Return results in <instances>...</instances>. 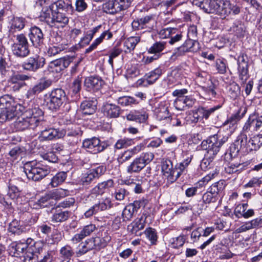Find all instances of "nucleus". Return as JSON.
<instances>
[{"instance_id": "3", "label": "nucleus", "mask_w": 262, "mask_h": 262, "mask_svg": "<svg viewBox=\"0 0 262 262\" xmlns=\"http://www.w3.org/2000/svg\"><path fill=\"white\" fill-rule=\"evenodd\" d=\"M228 138V134L224 135L223 132H217L206 140L203 141L202 146L206 151L205 155L214 158L219 151L221 146L227 141Z\"/></svg>"}, {"instance_id": "20", "label": "nucleus", "mask_w": 262, "mask_h": 262, "mask_svg": "<svg viewBox=\"0 0 262 262\" xmlns=\"http://www.w3.org/2000/svg\"><path fill=\"white\" fill-rule=\"evenodd\" d=\"M162 171L163 175L167 178L168 181L170 183L174 182L172 181L174 177V168L173 167L172 162L170 160L165 159L162 162Z\"/></svg>"}, {"instance_id": "57", "label": "nucleus", "mask_w": 262, "mask_h": 262, "mask_svg": "<svg viewBox=\"0 0 262 262\" xmlns=\"http://www.w3.org/2000/svg\"><path fill=\"white\" fill-rule=\"evenodd\" d=\"M146 237L150 241L152 244H155L157 240V235L156 230L152 228H148L144 231Z\"/></svg>"}, {"instance_id": "62", "label": "nucleus", "mask_w": 262, "mask_h": 262, "mask_svg": "<svg viewBox=\"0 0 262 262\" xmlns=\"http://www.w3.org/2000/svg\"><path fill=\"white\" fill-rule=\"evenodd\" d=\"M54 200H58L66 196V190L61 188L50 191Z\"/></svg>"}, {"instance_id": "31", "label": "nucleus", "mask_w": 262, "mask_h": 262, "mask_svg": "<svg viewBox=\"0 0 262 262\" xmlns=\"http://www.w3.org/2000/svg\"><path fill=\"white\" fill-rule=\"evenodd\" d=\"M112 33L108 30L104 31L101 34L100 37L96 39L93 43L88 49H86L85 53H89L92 52L93 50L95 49L100 43L102 42L103 40L105 39L106 37L107 39H109L112 38Z\"/></svg>"}, {"instance_id": "15", "label": "nucleus", "mask_w": 262, "mask_h": 262, "mask_svg": "<svg viewBox=\"0 0 262 262\" xmlns=\"http://www.w3.org/2000/svg\"><path fill=\"white\" fill-rule=\"evenodd\" d=\"M29 37L33 45L36 47L43 43V33L41 29L37 27L34 26L30 28Z\"/></svg>"}, {"instance_id": "38", "label": "nucleus", "mask_w": 262, "mask_h": 262, "mask_svg": "<svg viewBox=\"0 0 262 262\" xmlns=\"http://www.w3.org/2000/svg\"><path fill=\"white\" fill-rule=\"evenodd\" d=\"M226 186L225 181L223 180H221L213 183L208 189L210 190L211 193L215 194L217 197L219 193L224 190Z\"/></svg>"}, {"instance_id": "2", "label": "nucleus", "mask_w": 262, "mask_h": 262, "mask_svg": "<svg viewBox=\"0 0 262 262\" xmlns=\"http://www.w3.org/2000/svg\"><path fill=\"white\" fill-rule=\"evenodd\" d=\"M43 114L42 110L38 107L29 108L23 113V117L15 122V126L18 131L34 130L41 120Z\"/></svg>"}, {"instance_id": "14", "label": "nucleus", "mask_w": 262, "mask_h": 262, "mask_svg": "<svg viewBox=\"0 0 262 262\" xmlns=\"http://www.w3.org/2000/svg\"><path fill=\"white\" fill-rule=\"evenodd\" d=\"M247 203L239 204L237 205L234 210V214L238 219L244 217L248 219L254 215L255 212L253 209H248Z\"/></svg>"}, {"instance_id": "48", "label": "nucleus", "mask_w": 262, "mask_h": 262, "mask_svg": "<svg viewBox=\"0 0 262 262\" xmlns=\"http://www.w3.org/2000/svg\"><path fill=\"white\" fill-rule=\"evenodd\" d=\"M250 142L252 147L251 150H257L262 145V134H258L251 138Z\"/></svg>"}, {"instance_id": "41", "label": "nucleus", "mask_w": 262, "mask_h": 262, "mask_svg": "<svg viewBox=\"0 0 262 262\" xmlns=\"http://www.w3.org/2000/svg\"><path fill=\"white\" fill-rule=\"evenodd\" d=\"M26 149L24 147L15 146L9 152V155L13 160H16L18 158H22L26 154Z\"/></svg>"}, {"instance_id": "5", "label": "nucleus", "mask_w": 262, "mask_h": 262, "mask_svg": "<svg viewBox=\"0 0 262 262\" xmlns=\"http://www.w3.org/2000/svg\"><path fill=\"white\" fill-rule=\"evenodd\" d=\"M12 51L14 55L19 57H25L28 55L30 51L27 37L24 34L16 36V41L12 45Z\"/></svg>"}, {"instance_id": "8", "label": "nucleus", "mask_w": 262, "mask_h": 262, "mask_svg": "<svg viewBox=\"0 0 262 262\" xmlns=\"http://www.w3.org/2000/svg\"><path fill=\"white\" fill-rule=\"evenodd\" d=\"M112 206L111 199L110 198H105L88 210L84 213V216L86 217H90L100 211H104L111 208Z\"/></svg>"}, {"instance_id": "27", "label": "nucleus", "mask_w": 262, "mask_h": 262, "mask_svg": "<svg viewBox=\"0 0 262 262\" xmlns=\"http://www.w3.org/2000/svg\"><path fill=\"white\" fill-rule=\"evenodd\" d=\"M126 118L128 120L143 123L147 119L148 114L144 111L133 110L127 115Z\"/></svg>"}, {"instance_id": "34", "label": "nucleus", "mask_w": 262, "mask_h": 262, "mask_svg": "<svg viewBox=\"0 0 262 262\" xmlns=\"http://www.w3.org/2000/svg\"><path fill=\"white\" fill-rule=\"evenodd\" d=\"M111 240V236L105 232L103 237H96L92 239L94 248L101 249L104 248Z\"/></svg>"}, {"instance_id": "49", "label": "nucleus", "mask_w": 262, "mask_h": 262, "mask_svg": "<svg viewBox=\"0 0 262 262\" xmlns=\"http://www.w3.org/2000/svg\"><path fill=\"white\" fill-rule=\"evenodd\" d=\"M94 248L92 239H88L85 243H81L79 246L78 253L84 254Z\"/></svg>"}, {"instance_id": "39", "label": "nucleus", "mask_w": 262, "mask_h": 262, "mask_svg": "<svg viewBox=\"0 0 262 262\" xmlns=\"http://www.w3.org/2000/svg\"><path fill=\"white\" fill-rule=\"evenodd\" d=\"M166 42L164 41H156L148 49L149 53L161 54L162 52L166 48Z\"/></svg>"}, {"instance_id": "7", "label": "nucleus", "mask_w": 262, "mask_h": 262, "mask_svg": "<svg viewBox=\"0 0 262 262\" xmlns=\"http://www.w3.org/2000/svg\"><path fill=\"white\" fill-rule=\"evenodd\" d=\"M45 63V59L42 57L35 55L28 58L23 64L24 69L35 72L42 68Z\"/></svg>"}, {"instance_id": "10", "label": "nucleus", "mask_w": 262, "mask_h": 262, "mask_svg": "<svg viewBox=\"0 0 262 262\" xmlns=\"http://www.w3.org/2000/svg\"><path fill=\"white\" fill-rule=\"evenodd\" d=\"M83 147L93 154H96L103 151L104 146L100 143V140L97 138L88 139L83 142Z\"/></svg>"}, {"instance_id": "53", "label": "nucleus", "mask_w": 262, "mask_h": 262, "mask_svg": "<svg viewBox=\"0 0 262 262\" xmlns=\"http://www.w3.org/2000/svg\"><path fill=\"white\" fill-rule=\"evenodd\" d=\"M118 103L122 106H128L138 102L133 97L129 96H123L118 99Z\"/></svg>"}, {"instance_id": "1", "label": "nucleus", "mask_w": 262, "mask_h": 262, "mask_svg": "<svg viewBox=\"0 0 262 262\" xmlns=\"http://www.w3.org/2000/svg\"><path fill=\"white\" fill-rule=\"evenodd\" d=\"M207 13H214L225 18L230 14L236 15L240 8L227 0H202L195 4Z\"/></svg>"}, {"instance_id": "63", "label": "nucleus", "mask_w": 262, "mask_h": 262, "mask_svg": "<svg viewBox=\"0 0 262 262\" xmlns=\"http://www.w3.org/2000/svg\"><path fill=\"white\" fill-rule=\"evenodd\" d=\"M262 184L261 178L253 177L244 185L245 188L259 187Z\"/></svg>"}, {"instance_id": "11", "label": "nucleus", "mask_w": 262, "mask_h": 262, "mask_svg": "<svg viewBox=\"0 0 262 262\" xmlns=\"http://www.w3.org/2000/svg\"><path fill=\"white\" fill-rule=\"evenodd\" d=\"M143 204V202L141 201H135L133 203L126 206L122 213L123 220L124 221L130 220L135 213L137 212Z\"/></svg>"}, {"instance_id": "33", "label": "nucleus", "mask_w": 262, "mask_h": 262, "mask_svg": "<svg viewBox=\"0 0 262 262\" xmlns=\"http://www.w3.org/2000/svg\"><path fill=\"white\" fill-rule=\"evenodd\" d=\"M145 164L142 163L139 157L135 159L127 167L126 171L127 173L132 174L133 173H138L145 167Z\"/></svg>"}, {"instance_id": "52", "label": "nucleus", "mask_w": 262, "mask_h": 262, "mask_svg": "<svg viewBox=\"0 0 262 262\" xmlns=\"http://www.w3.org/2000/svg\"><path fill=\"white\" fill-rule=\"evenodd\" d=\"M214 158L211 157H207V156L205 155L204 158L202 160L200 164L201 168L203 170H207L210 169L214 165L213 162Z\"/></svg>"}, {"instance_id": "44", "label": "nucleus", "mask_w": 262, "mask_h": 262, "mask_svg": "<svg viewBox=\"0 0 262 262\" xmlns=\"http://www.w3.org/2000/svg\"><path fill=\"white\" fill-rule=\"evenodd\" d=\"M55 17L56 16L53 14V12L50 9L42 11L40 15L41 19L45 20L49 25H51L54 22H56Z\"/></svg>"}, {"instance_id": "6", "label": "nucleus", "mask_w": 262, "mask_h": 262, "mask_svg": "<svg viewBox=\"0 0 262 262\" xmlns=\"http://www.w3.org/2000/svg\"><path fill=\"white\" fill-rule=\"evenodd\" d=\"M31 77L25 74L14 73L9 78L8 83L11 90L13 92H18L26 85L25 81L28 80Z\"/></svg>"}, {"instance_id": "24", "label": "nucleus", "mask_w": 262, "mask_h": 262, "mask_svg": "<svg viewBox=\"0 0 262 262\" xmlns=\"http://www.w3.org/2000/svg\"><path fill=\"white\" fill-rule=\"evenodd\" d=\"M96 229L94 224H89L84 226L82 230L79 233L76 234L72 238V240L74 243H78L83 239L86 236H89Z\"/></svg>"}, {"instance_id": "51", "label": "nucleus", "mask_w": 262, "mask_h": 262, "mask_svg": "<svg viewBox=\"0 0 262 262\" xmlns=\"http://www.w3.org/2000/svg\"><path fill=\"white\" fill-rule=\"evenodd\" d=\"M215 67L218 72L221 74H225L228 69L226 60L217 59L215 61Z\"/></svg>"}, {"instance_id": "19", "label": "nucleus", "mask_w": 262, "mask_h": 262, "mask_svg": "<svg viewBox=\"0 0 262 262\" xmlns=\"http://www.w3.org/2000/svg\"><path fill=\"white\" fill-rule=\"evenodd\" d=\"M192 160V156L187 157L184 160L176 165L174 167V177L172 181H176L182 174L186 173L187 168Z\"/></svg>"}, {"instance_id": "4", "label": "nucleus", "mask_w": 262, "mask_h": 262, "mask_svg": "<svg viewBox=\"0 0 262 262\" xmlns=\"http://www.w3.org/2000/svg\"><path fill=\"white\" fill-rule=\"evenodd\" d=\"M24 171L29 180L38 181L49 173L50 168L41 162L32 161L27 162L24 166Z\"/></svg>"}, {"instance_id": "22", "label": "nucleus", "mask_w": 262, "mask_h": 262, "mask_svg": "<svg viewBox=\"0 0 262 262\" xmlns=\"http://www.w3.org/2000/svg\"><path fill=\"white\" fill-rule=\"evenodd\" d=\"M102 110L104 115L111 118H117L120 114V108L112 103H105Z\"/></svg>"}, {"instance_id": "58", "label": "nucleus", "mask_w": 262, "mask_h": 262, "mask_svg": "<svg viewBox=\"0 0 262 262\" xmlns=\"http://www.w3.org/2000/svg\"><path fill=\"white\" fill-rule=\"evenodd\" d=\"M240 87L236 83H233L229 86L228 93L231 98L235 99L239 94Z\"/></svg>"}, {"instance_id": "9", "label": "nucleus", "mask_w": 262, "mask_h": 262, "mask_svg": "<svg viewBox=\"0 0 262 262\" xmlns=\"http://www.w3.org/2000/svg\"><path fill=\"white\" fill-rule=\"evenodd\" d=\"M238 72L239 78L242 83H244L248 78V64L247 55L241 53L238 57Z\"/></svg>"}, {"instance_id": "25", "label": "nucleus", "mask_w": 262, "mask_h": 262, "mask_svg": "<svg viewBox=\"0 0 262 262\" xmlns=\"http://www.w3.org/2000/svg\"><path fill=\"white\" fill-rule=\"evenodd\" d=\"M247 112V108L246 107H241L238 112L234 114H232L224 123L223 125L226 126L229 124V127L232 126L233 129H235L234 127L236 122L243 118Z\"/></svg>"}, {"instance_id": "29", "label": "nucleus", "mask_w": 262, "mask_h": 262, "mask_svg": "<svg viewBox=\"0 0 262 262\" xmlns=\"http://www.w3.org/2000/svg\"><path fill=\"white\" fill-rule=\"evenodd\" d=\"M55 5L57 8V12L56 14L55 19L57 23H63L66 18L65 6L66 3L64 0H58L55 3Z\"/></svg>"}, {"instance_id": "61", "label": "nucleus", "mask_w": 262, "mask_h": 262, "mask_svg": "<svg viewBox=\"0 0 262 262\" xmlns=\"http://www.w3.org/2000/svg\"><path fill=\"white\" fill-rule=\"evenodd\" d=\"M114 194L117 200L122 201L129 194V192L124 188H118L116 189Z\"/></svg>"}, {"instance_id": "36", "label": "nucleus", "mask_w": 262, "mask_h": 262, "mask_svg": "<svg viewBox=\"0 0 262 262\" xmlns=\"http://www.w3.org/2000/svg\"><path fill=\"white\" fill-rule=\"evenodd\" d=\"M262 116L259 117L258 118L252 119L250 117L248 121L246 122L243 127L244 130L248 129H258L261 126Z\"/></svg>"}, {"instance_id": "54", "label": "nucleus", "mask_w": 262, "mask_h": 262, "mask_svg": "<svg viewBox=\"0 0 262 262\" xmlns=\"http://www.w3.org/2000/svg\"><path fill=\"white\" fill-rule=\"evenodd\" d=\"M217 197L210 192V190L208 189L207 191L205 192L202 196L203 202L205 204H210L211 203L215 202L217 200Z\"/></svg>"}, {"instance_id": "42", "label": "nucleus", "mask_w": 262, "mask_h": 262, "mask_svg": "<svg viewBox=\"0 0 262 262\" xmlns=\"http://www.w3.org/2000/svg\"><path fill=\"white\" fill-rule=\"evenodd\" d=\"M162 70L158 68L150 72L147 76L146 82L149 84H153L162 75Z\"/></svg>"}, {"instance_id": "40", "label": "nucleus", "mask_w": 262, "mask_h": 262, "mask_svg": "<svg viewBox=\"0 0 262 262\" xmlns=\"http://www.w3.org/2000/svg\"><path fill=\"white\" fill-rule=\"evenodd\" d=\"M66 180V172L61 171L57 173L51 179L50 185L52 187H56L62 184Z\"/></svg>"}, {"instance_id": "35", "label": "nucleus", "mask_w": 262, "mask_h": 262, "mask_svg": "<svg viewBox=\"0 0 262 262\" xmlns=\"http://www.w3.org/2000/svg\"><path fill=\"white\" fill-rule=\"evenodd\" d=\"M140 41V37L139 36L130 37L126 39L124 42V47L126 48L124 52L127 53L134 51L136 45Z\"/></svg>"}, {"instance_id": "21", "label": "nucleus", "mask_w": 262, "mask_h": 262, "mask_svg": "<svg viewBox=\"0 0 262 262\" xmlns=\"http://www.w3.org/2000/svg\"><path fill=\"white\" fill-rule=\"evenodd\" d=\"M30 230L29 226L21 225L19 221L16 219L13 220L9 225L8 231L15 235H20L28 232Z\"/></svg>"}, {"instance_id": "37", "label": "nucleus", "mask_w": 262, "mask_h": 262, "mask_svg": "<svg viewBox=\"0 0 262 262\" xmlns=\"http://www.w3.org/2000/svg\"><path fill=\"white\" fill-rule=\"evenodd\" d=\"M26 20L23 17H14L11 20L10 29L17 31H20L23 29L26 25Z\"/></svg>"}, {"instance_id": "23", "label": "nucleus", "mask_w": 262, "mask_h": 262, "mask_svg": "<svg viewBox=\"0 0 262 262\" xmlns=\"http://www.w3.org/2000/svg\"><path fill=\"white\" fill-rule=\"evenodd\" d=\"M103 81L99 77L91 76L86 78L84 81V85L89 91H97L102 87Z\"/></svg>"}, {"instance_id": "64", "label": "nucleus", "mask_w": 262, "mask_h": 262, "mask_svg": "<svg viewBox=\"0 0 262 262\" xmlns=\"http://www.w3.org/2000/svg\"><path fill=\"white\" fill-rule=\"evenodd\" d=\"M37 259V256L28 249L24 256V262H36Z\"/></svg>"}, {"instance_id": "47", "label": "nucleus", "mask_w": 262, "mask_h": 262, "mask_svg": "<svg viewBox=\"0 0 262 262\" xmlns=\"http://www.w3.org/2000/svg\"><path fill=\"white\" fill-rule=\"evenodd\" d=\"M185 241V237L184 235H181L177 237L170 238L169 242L171 248L178 249L183 246Z\"/></svg>"}, {"instance_id": "13", "label": "nucleus", "mask_w": 262, "mask_h": 262, "mask_svg": "<svg viewBox=\"0 0 262 262\" xmlns=\"http://www.w3.org/2000/svg\"><path fill=\"white\" fill-rule=\"evenodd\" d=\"M104 13L108 14H115L125 10L118 0H110L102 6Z\"/></svg>"}, {"instance_id": "17", "label": "nucleus", "mask_w": 262, "mask_h": 262, "mask_svg": "<svg viewBox=\"0 0 262 262\" xmlns=\"http://www.w3.org/2000/svg\"><path fill=\"white\" fill-rule=\"evenodd\" d=\"M52 81L50 79H43L40 80L38 83L28 90L27 93V97L30 98L39 93L45 89L49 87L52 84Z\"/></svg>"}, {"instance_id": "43", "label": "nucleus", "mask_w": 262, "mask_h": 262, "mask_svg": "<svg viewBox=\"0 0 262 262\" xmlns=\"http://www.w3.org/2000/svg\"><path fill=\"white\" fill-rule=\"evenodd\" d=\"M53 200L51 192L49 191L41 196L38 202L41 207H45L52 205L54 203Z\"/></svg>"}, {"instance_id": "50", "label": "nucleus", "mask_w": 262, "mask_h": 262, "mask_svg": "<svg viewBox=\"0 0 262 262\" xmlns=\"http://www.w3.org/2000/svg\"><path fill=\"white\" fill-rule=\"evenodd\" d=\"M95 179L96 178L94 174L89 170L86 173L82 174L79 183L83 186H87Z\"/></svg>"}, {"instance_id": "32", "label": "nucleus", "mask_w": 262, "mask_h": 262, "mask_svg": "<svg viewBox=\"0 0 262 262\" xmlns=\"http://www.w3.org/2000/svg\"><path fill=\"white\" fill-rule=\"evenodd\" d=\"M142 28L146 32H150L154 28L156 21L152 15H147L140 18Z\"/></svg>"}, {"instance_id": "56", "label": "nucleus", "mask_w": 262, "mask_h": 262, "mask_svg": "<svg viewBox=\"0 0 262 262\" xmlns=\"http://www.w3.org/2000/svg\"><path fill=\"white\" fill-rule=\"evenodd\" d=\"M62 103L61 100H58L57 98L51 95L49 100L47 102V105L49 109L54 110L57 109Z\"/></svg>"}, {"instance_id": "12", "label": "nucleus", "mask_w": 262, "mask_h": 262, "mask_svg": "<svg viewBox=\"0 0 262 262\" xmlns=\"http://www.w3.org/2000/svg\"><path fill=\"white\" fill-rule=\"evenodd\" d=\"M250 163L246 162H236L231 161L225 167V170L226 173L229 174L236 173L238 174L243 171L247 169Z\"/></svg>"}, {"instance_id": "45", "label": "nucleus", "mask_w": 262, "mask_h": 262, "mask_svg": "<svg viewBox=\"0 0 262 262\" xmlns=\"http://www.w3.org/2000/svg\"><path fill=\"white\" fill-rule=\"evenodd\" d=\"M239 151V148L236 144H232L230 147L229 150L225 154V159L226 161L233 160L237 155Z\"/></svg>"}, {"instance_id": "60", "label": "nucleus", "mask_w": 262, "mask_h": 262, "mask_svg": "<svg viewBox=\"0 0 262 262\" xmlns=\"http://www.w3.org/2000/svg\"><path fill=\"white\" fill-rule=\"evenodd\" d=\"M135 139L124 138L120 139L115 144V147L117 149H121L131 145Z\"/></svg>"}, {"instance_id": "59", "label": "nucleus", "mask_w": 262, "mask_h": 262, "mask_svg": "<svg viewBox=\"0 0 262 262\" xmlns=\"http://www.w3.org/2000/svg\"><path fill=\"white\" fill-rule=\"evenodd\" d=\"M247 135L244 133L242 132L237 137L234 144H236L237 146L239 145L240 148L244 147L247 144Z\"/></svg>"}, {"instance_id": "46", "label": "nucleus", "mask_w": 262, "mask_h": 262, "mask_svg": "<svg viewBox=\"0 0 262 262\" xmlns=\"http://www.w3.org/2000/svg\"><path fill=\"white\" fill-rule=\"evenodd\" d=\"M62 207L63 208L66 207V204L62 202L60 205H58L56 208V213L53 216V220L56 222H60L64 221L65 211L60 210V208Z\"/></svg>"}, {"instance_id": "55", "label": "nucleus", "mask_w": 262, "mask_h": 262, "mask_svg": "<svg viewBox=\"0 0 262 262\" xmlns=\"http://www.w3.org/2000/svg\"><path fill=\"white\" fill-rule=\"evenodd\" d=\"M48 133L41 132V135L39 136V139L40 141H50L59 138L58 132H50L47 135Z\"/></svg>"}, {"instance_id": "16", "label": "nucleus", "mask_w": 262, "mask_h": 262, "mask_svg": "<svg viewBox=\"0 0 262 262\" xmlns=\"http://www.w3.org/2000/svg\"><path fill=\"white\" fill-rule=\"evenodd\" d=\"M66 58H62L51 62L45 71L47 74L52 73H60L66 68Z\"/></svg>"}, {"instance_id": "28", "label": "nucleus", "mask_w": 262, "mask_h": 262, "mask_svg": "<svg viewBox=\"0 0 262 262\" xmlns=\"http://www.w3.org/2000/svg\"><path fill=\"white\" fill-rule=\"evenodd\" d=\"M97 102L96 99L83 101L80 105L82 113L85 115L93 114L97 108Z\"/></svg>"}, {"instance_id": "26", "label": "nucleus", "mask_w": 262, "mask_h": 262, "mask_svg": "<svg viewBox=\"0 0 262 262\" xmlns=\"http://www.w3.org/2000/svg\"><path fill=\"white\" fill-rule=\"evenodd\" d=\"M114 181L112 179L99 183L92 190V193L96 195H102L109 188L114 186Z\"/></svg>"}, {"instance_id": "30", "label": "nucleus", "mask_w": 262, "mask_h": 262, "mask_svg": "<svg viewBox=\"0 0 262 262\" xmlns=\"http://www.w3.org/2000/svg\"><path fill=\"white\" fill-rule=\"evenodd\" d=\"M14 104V99L9 95H5L0 97V112L4 113L6 110H9L11 106Z\"/></svg>"}, {"instance_id": "18", "label": "nucleus", "mask_w": 262, "mask_h": 262, "mask_svg": "<svg viewBox=\"0 0 262 262\" xmlns=\"http://www.w3.org/2000/svg\"><path fill=\"white\" fill-rule=\"evenodd\" d=\"M146 217L142 215L140 218L135 219L128 226V229L133 234L136 235H140L141 234H138L139 231L143 230L145 226Z\"/></svg>"}]
</instances>
